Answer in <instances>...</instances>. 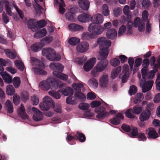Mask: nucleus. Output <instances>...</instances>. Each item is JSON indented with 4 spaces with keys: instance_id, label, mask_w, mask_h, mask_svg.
I'll return each mask as SVG.
<instances>
[{
    "instance_id": "1",
    "label": "nucleus",
    "mask_w": 160,
    "mask_h": 160,
    "mask_svg": "<svg viewBox=\"0 0 160 160\" xmlns=\"http://www.w3.org/2000/svg\"><path fill=\"white\" fill-rule=\"evenodd\" d=\"M97 42L99 44L100 51V56L98 57V60L101 61L98 62L95 67V69L91 71V74L93 77L98 75V72H101L106 68L108 63V61L106 59L108 55V49L111 46V42L110 41L107 40L105 38L101 37L97 39Z\"/></svg>"
},
{
    "instance_id": "2",
    "label": "nucleus",
    "mask_w": 160,
    "mask_h": 160,
    "mask_svg": "<svg viewBox=\"0 0 160 160\" xmlns=\"http://www.w3.org/2000/svg\"><path fill=\"white\" fill-rule=\"evenodd\" d=\"M154 73L155 72L153 70H151L149 72H147V71L146 73L144 75L143 77L142 76V78L144 80L141 81L140 83V85L142 86V92L145 93L151 89L153 84V81L151 80L150 81H145V79L147 78L149 79H152L154 76Z\"/></svg>"
},
{
    "instance_id": "3",
    "label": "nucleus",
    "mask_w": 160,
    "mask_h": 160,
    "mask_svg": "<svg viewBox=\"0 0 160 160\" xmlns=\"http://www.w3.org/2000/svg\"><path fill=\"white\" fill-rule=\"evenodd\" d=\"M39 85L42 89L44 91L49 89L51 86L55 87H62L63 84L60 83L59 81L57 79L52 78H48L45 80H43L40 82Z\"/></svg>"
},
{
    "instance_id": "4",
    "label": "nucleus",
    "mask_w": 160,
    "mask_h": 160,
    "mask_svg": "<svg viewBox=\"0 0 160 160\" xmlns=\"http://www.w3.org/2000/svg\"><path fill=\"white\" fill-rule=\"evenodd\" d=\"M43 56H46V58L51 61H59L61 59L60 56L57 54L52 48H44L42 50Z\"/></svg>"
},
{
    "instance_id": "5",
    "label": "nucleus",
    "mask_w": 160,
    "mask_h": 160,
    "mask_svg": "<svg viewBox=\"0 0 160 160\" xmlns=\"http://www.w3.org/2000/svg\"><path fill=\"white\" fill-rule=\"evenodd\" d=\"M59 92L65 96H69L66 99V102L67 103L71 104H74V101L72 100L71 97V96L73 93V90L71 88L67 87L65 88H62L60 89Z\"/></svg>"
},
{
    "instance_id": "6",
    "label": "nucleus",
    "mask_w": 160,
    "mask_h": 160,
    "mask_svg": "<svg viewBox=\"0 0 160 160\" xmlns=\"http://www.w3.org/2000/svg\"><path fill=\"white\" fill-rule=\"evenodd\" d=\"M88 31L92 34L98 35L102 33L103 31V27L101 25H98L94 24H90L88 28Z\"/></svg>"
},
{
    "instance_id": "7",
    "label": "nucleus",
    "mask_w": 160,
    "mask_h": 160,
    "mask_svg": "<svg viewBox=\"0 0 160 160\" xmlns=\"http://www.w3.org/2000/svg\"><path fill=\"white\" fill-rule=\"evenodd\" d=\"M43 102H40L39 104L40 108L42 111H48L50 109L49 103L51 101V99L49 96H46L43 98Z\"/></svg>"
},
{
    "instance_id": "8",
    "label": "nucleus",
    "mask_w": 160,
    "mask_h": 160,
    "mask_svg": "<svg viewBox=\"0 0 160 160\" xmlns=\"http://www.w3.org/2000/svg\"><path fill=\"white\" fill-rule=\"evenodd\" d=\"M133 27L137 28L138 27V29L140 32H143L145 28V23L141 21L138 17H136L135 18L133 22Z\"/></svg>"
},
{
    "instance_id": "9",
    "label": "nucleus",
    "mask_w": 160,
    "mask_h": 160,
    "mask_svg": "<svg viewBox=\"0 0 160 160\" xmlns=\"http://www.w3.org/2000/svg\"><path fill=\"white\" fill-rule=\"evenodd\" d=\"M96 61V59L95 58H92L88 60L84 65L83 68L86 71H89L91 70Z\"/></svg>"
},
{
    "instance_id": "10",
    "label": "nucleus",
    "mask_w": 160,
    "mask_h": 160,
    "mask_svg": "<svg viewBox=\"0 0 160 160\" xmlns=\"http://www.w3.org/2000/svg\"><path fill=\"white\" fill-rule=\"evenodd\" d=\"M90 21L92 24H101L103 21V18L102 15L100 13L96 14L92 17H90Z\"/></svg>"
},
{
    "instance_id": "11",
    "label": "nucleus",
    "mask_w": 160,
    "mask_h": 160,
    "mask_svg": "<svg viewBox=\"0 0 160 160\" xmlns=\"http://www.w3.org/2000/svg\"><path fill=\"white\" fill-rule=\"evenodd\" d=\"M32 110L34 113L33 116V118L35 121L38 122L43 119L42 114L39 110L34 107L32 108Z\"/></svg>"
},
{
    "instance_id": "12",
    "label": "nucleus",
    "mask_w": 160,
    "mask_h": 160,
    "mask_svg": "<svg viewBox=\"0 0 160 160\" xmlns=\"http://www.w3.org/2000/svg\"><path fill=\"white\" fill-rule=\"evenodd\" d=\"M89 47L88 43L86 41H83L78 44L76 47L77 50L80 53H83L87 51Z\"/></svg>"
},
{
    "instance_id": "13",
    "label": "nucleus",
    "mask_w": 160,
    "mask_h": 160,
    "mask_svg": "<svg viewBox=\"0 0 160 160\" xmlns=\"http://www.w3.org/2000/svg\"><path fill=\"white\" fill-rule=\"evenodd\" d=\"M49 66L53 70V71H56L57 73L62 72L64 68L63 66L58 62H51Z\"/></svg>"
},
{
    "instance_id": "14",
    "label": "nucleus",
    "mask_w": 160,
    "mask_h": 160,
    "mask_svg": "<svg viewBox=\"0 0 160 160\" xmlns=\"http://www.w3.org/2000/svg\"><path fill=\"white\" fill-rule=\"evenodd\" d=\"M146 133L148 135V138L155 139L159 137L158 135L154 128H149L146 130Z\"/></svg>"
},
{
    "instance_id": "15",
    "label": "nucleus",
    "mask_w": 160,
    "mask_h": 160,
    "mask_svg": "<svg viewBox=\"0 0 160 160\" xmlns=\"http://www.w3.org/2000/svg\"><path fill=\"white\" fill-rule=\"evenodd\" d=\"M124 116L121 113H118L116 114L115 118L109 120L110 123L115 125H118L120 123L121 120H123Z\"/></svg>"
},
{
    "instance_id": "16",
    "label": "nucleus",
    "mask_w": 160,
    "mask_h": 160,
    "mask_svg": "<svg viewBox=\"0 0 160 160\" xmlns=\"http://www.w3.org/2000/svg\"><path fill=\"white\" fill-rule=\"evenodd\" d=\"M108 82V76L107 74L103 75L100 78V86L102 88H104L107 87Z\"/></svg>"
},
{
    "instance_id": "17",
    "label": "nucleus",
    "mask_w": 160,
    "mask_h": 160,
    "mask_svg": "<svg viewBox=\"0 0 160 160\" xmlns=\"http://www.w3.org/2000/svg\"><path fill=\"white\" fill-rule=\"evenodd\" d=\"M2 2L4 4L5 9L8 15H11L12 13V8H13L14 4L8 0L3 1Z\"/></svg>"
},
{
    "instance_id": "18",
    "label": "nucleus",
    "mask_w": 160,
    "mask_h": 160,
    "mask_svg": "<svg viewBox=\"0 0 160 160\" xmlns=\"http://www.w3.org/2000/svg\"><path fill=\"white\" fill-rule=\"evenodd\" d=\"M151 114L150 111L147 109L142 112L139 116V119L140 121L144 122L148 119Z\"/></svg>"
},
{
    "instance_id": "19",
    "label": "nucleus",
    "mask_w": 160,
    "mask_h": 160,
    "mask_svg": "<svg viewBox=\"0 0 160 160\" xmlns=\"http://www.w3.org/2000/svg\"><path fill=\"white\" fill-rule=\"evenodd\" d=\"M79 7L83 10L87 11L89 7L90 2L88 0H78Z\"/></svg>"
},
{
    "instance_id": "20",
    "label": "nucleus",
    "mask_w": 160,
    "mask_h": 160,
    "mask_svg": "<svg viewBox=\"0 0 160 160\" xmlns=\"http://www.w3.org/2000/svg\"><path fill=\"white\" fill-rule=\"evenodd\" d=\"M149 64L150 61L148 59L145 58L142 61V66L143 68L141 69V73L143 77L148 71Z\"/></svg>"
},
{
    "instance_id": "21",
    "label": "nucleus",
    "mask_w": 160,
    "mask_h": 160,
    "mask_svg": "<svg viewBox=\"0 0 160 160\" xmlns=\"http://www.w3.org/2000/svg\"><path fill=\"white\" fill-rule=\"evenodd\" d=\"M25 109L22 104H21L20 107L18 110V112L19 116L24 119H27L28 116L25 112Z\"/></svg>"
},
{
    "instance_id": "22",
    "label": "nucleus",
    "mask_w": 160,
    "mask_h": 160,
    "mask_svg": "<svg viewBox=\"0 0 160 160\" xmlns=\"http://www.w3.org/2000/svg\"><path fill=\"white\" fill-rule=\"evenodd\" d=\"M44 46V43L43 42H36L31 46V48L33 52H37L40 51Z\"/></svg>"
},
{
    "instance_id": "23",
    "label": "nucleus",
    "mask_w": 160,
    "mask_h": 160,
    "mask_svg": "<svg viewBox=\"0 0 160 160\" xmlns=\"http://www.w3.org/2000/svg\"><path fill=\"white\" fill-rule=\"evenodd\" d=\"M107 37L108 39H113L117 36V32L114 28L108 29L106 33Z\"/></svg>"
},
{
    "instance_id": "24",
    "label": "nucleus",
    "mask_w": 160,
    "mask_h": 160,
    "mask_svg": "<svg viewBox=\"0 0 160 160\" xmlns=\"http://www.w3.org/2000/svg\"><path fill=\"white\" fill-rule=\"evenodd\" d=\"M28 26L33 32L37 31V28L35 19H29L28 21Z\"/></svg>"
},
{
    "instance_id": "25",
    "label": "nucleus",
    "mask_w": 160,
    "mask_h": 160,
    "mask_svg": "<svg viewBox=\"0 0 160 160\" xmlns=\"http://www.w3.org/2000/svg\"><path fill=\"white\" fill-rule=\"evenodd\" d=\"M78 20L81 22H86L90 19V16L84 13L79 15L78 17Z\"/></svg>"
},
{
    "instance_id": "26",
    "label": "nucleus",
    "mask_w": 160,
    "mask_h": 160,
    "mask_svg": "<svg viewBox=\"0 0 160 160\" xmlns=\"http://www.w3.org/2000/svg\"><path fill=\"white\" fill-rule=\"evenodd\" d=\"M46 33L47 31L46 29L43 28L35 32L34 35V37L37 39L42 38L45 36L46 35Z\"/></svg>"
},
{
    "instance_id": "27",
    "label": "nucleus",
    "mask_w": 160,
    "mask_h": 160,
    "mask_svg": "<svg viewBox=\"0 0 160 160\" xmlns=\"http://www.w3.org/2000/svg\"><path fill=\"white\" fill-rule=\"evenodd\" d=\"M69 29L72 31H79L81 29L83 28L80 25H78L74 23H72L68 25Z\"/></svg>"
},
{
    "instance_id": "28",
    "label": "nucleus",
    "mask_w": 160,
    "mask_h": 160,
    "mask_svg": "<svg viewBox=\"0 0 160 160\" xmlns=\"http://www.w3.org/2000/svg\"><path fill=\"white\" fill-rule=\"evenodd\" d=\"M5 106L8 113H11L13 112V107L12 103L10 100H8L5 103Z\"/></svg>"
},
{
    "instance_id": "29",
    "label": "nucleus",
    "mask_w": 160,
    "mask_h": 160,
    "mask_svg": "<svg viewBox=\"0 0 160 160\" xmlns=\"http://www.w3.org/2000/svg\"><path fill=\"white\" fill-rule=\"evenodd\" d=\"M53 74L56 77L59 78L62 80L66 81L68 79V76L62 72L57 73L56 71H53Z\"/></svg>"
},
{
    "instance_id": "30",
    "label": "nucleus",
    "mask_w": 160,
    "mask_h": 160,
    "mask_svg": "<svg viewBox=\"0 0 160 160\" xmlns=\"http://www.w3.org/2000/svg\"><path fill=\"white\" fill-rule=\"evenodd\" d=\"M75 138L76 140H78L81 142H84L86 140V137L84 134L78 131L77 132V133L75 135Z\"/></svg>"
},
{
    "instance_id": "31",
    "label": "nucleus",
    "mask_w": 160,
    "mask_h": 160,
    "mask_svg": "<svg viewBox=\"0 0 160 160\" xmlns=\"http://www.w3.org/2000/svg\"><path fill=\"white\" fill-rule=\"evenodd\" d=\"M6 55L9 58L12 59H15L17 56V53L15 52H11L10 49H7L4 50Z\"/></svg>"
},
{
    "instance_id": "32",
    "label": "nucleus",
    "mask_w": 160,
    "mask_h": 160,
    "mask_svg": "<svg viewBox=\"0 0 160 160\" xmlns=\"http://www.w3.org/2000/svg\"><path fill=\"white\" fill-rule=\"evenodd\" d=\"M34 73L36 75H47V72L44 70L37 67L33 68Z\"/></svg>"
},
{
    "instance_id": "33",
    "label": "nucleus",
    "mask_w": 160,
    "mask_h": 160,
    "mask_svg": "<svg viewBox=\"0 0 160 160\" xmlns=\"http://www.w3.org/2000/svg\"><path fill=\"white\" fill-rule=\"evenodd\" d=\"M1 75L5 82L8 83H10L12 82V79L11 77L7 73H2Z\"/></svg>"
},
{
    "instance_id": "34",
    "label": "nucleus",
    "mask_w": 160,
    "mask_h": 160,
    "mask_svg": "<svg viewBox=\"0 0 160 160\" xmlns=\"http://www.w3.org/2000/svg\"><path fill=\"white\" fill-rule=\"evenodd\" d=\"M82 38L84 40H89L90 39L94 37V35L88 32H83L82 34Z\"/></svg>"
},
{
    "instance_id": "35",
    "label": "nucleus",
    "mask_w": 160,
    "mask_h": 160,
    "mask_svg": "<svg viewBox=\"0 0 160 160\" xmlns=\"http://www.w3.org/2000/svg\"><path fill=\"white\" fill-rule=\"evenodd\" d=\"M131 132L128 134V135L131 138H134L137 136L138 134V129L137 128L132 126Z\"/></svg>"
},
{
    "instance_id": "36",
    "label": "nucleus",
    "mask_w": 160,
    "mask_h": 160,
    "mask_svg": "<svg viewBox=\"0 0 160 160\" xmlns=\"http://www.w3.org/2000/svg\"><path fill=\"white\" fill-rule=\"evenodd\" d=\"M15 93V89L12 85L9 84L7 86L6 93L7 94L12 95L14 94Z\"/></svg>"
},
{
    "instance_id": "37",
    "label": "nucleus",
    "mask_w": 160,
    "mask_h": 160,
    "mask_svg": "<svg viewBox=\"0 0 160 160\" xmlns=\"http://www.w3.org/2000/svg\"><path fill=\"white\" fill-rule=\"evenodd\" d=\"M47 24V22L44 19H42L36 22L37 31L39 29L44 27Z\"/></svg>"
},
{
    "instance_id": "38",
    "label": "nucleus",
    "mask_w": 160,
    "mask_h": 160,
    "mask_svg": "<svg viewBox=\"0 0 160 160\" xmlns=\"http://www.w3.org/2000/svg\"><path fill=\"white\" fill-rule=\"evenodd\" d=\"M16 67L20 70L23 71L24 69V66L23 62L21 61L16 60L14 61Z\"/></svg>"
},
{
    "instance_id": "39",
    "label": "nucleus",
    "mask_w": 160,
    "mask_h": 160,
    "mask_svg": "<svg viewBox=\"0 0 160 160\" xmlns=\"http://www.w3.org/2000/svg\"><path fill=\"white\" fill-rule=\"evenodd\" d=\"M80 42L79 38L76 37H72L68 40L69 43L72 46H75L78 43Z\"/></svg>"
},
{
    "instance_id": "40",
    "label": "nucleus",
    "mask_w": 160,
    "mask_h": 160,
    "mask_svg": "<svg viewBox=\"0 0 160 160\" xmlns=\"http://www.w3.org/2000/svg\"><path fill=\"white\" fill-rule=\"evenodd\" d=\"M132 110L133 113L135 114H138L142 111V108L139 105H137L133 107Z\"/></svg>"
},
{
    "instance_id": "41",
    "label": "nucleus",
    "mask_w": 160,
    "mask_h": 160,
    "mask_svg": "<svg viewBox=\"0 0 160 160\" xmlns=\"http://www.w3.org/2000/svg\"><path fill=\"white\" fill-rule=\"evenodd\" d=\"M144 96L142 93H138L137 96L134 99L135 103H138L140 102L143 99Z\"/></svg>"
},
{
    "instance_id": "42",
    "label": "nucleus",
    "mask_w": 160,
    "mask_h": 160,
    "mask_svg": "<svg viewBox=\"0 0 160 160\" xmlns=\"http://www.w3.org/2000/svg\"><path fill=\"white\" fill-rule=\"evenodd\" d=\"M21 97L22 101L23 102H26L29 98L28 93L26 91H23L21 93Z\"/></svg>"
},
{
    "instance_id": "43",
    "label": "nucleus",
    "mask_w": 160,
    "mask_h": 160,
    "mask_svg": "<svg viewBox=\"0 0 160 160\" xmlns=\"http://www.w3.org/2000/svg\"><path fill=\"white\" fill-rule=\"evenodd\" d=\"M12 82L14 87L16 88H18L21 83L20 78L19 77H14Z\"/></svg>"
},
{
    "instance_id": "44",
    "label": "nucleus",
    "mask_w": 160,
    "mask_h": 160,
    "mask_svg": "<svg viewBox=\"0 0 160 160\" xmlns=\"http://www.w3.org/2000/svg\"><path fill=\"white\" fill-rule=\"evenodd\" d=\"M49 95L57 99H59L61 97V95L59 92H55L50 91L48 92Z\"/></svg>"
},
{
    "instance_id": "45",
    "label": "nucleus",
    "mask_w": 160,
    "mask_h": 160,
    "mask_svg": "<svg viewBox=\"0 0 160 160\" xmlns=\"http://www.w3.org/2000/svg\"><path fill=\"white\" fill-rule=\"evenodd\" d=\"M13 100L15 105H18L20 102V98L19 96L17 93L14 94L13 96Z\"/></svg>"
},
{
    "instance_id": "46",
    "label": "nucleus",
    "mask_w": 160,
    "mask_h": 160,
    "mask_svg": "<svg viewBox=\"0 0 160 160\" xmlns=\"http://www.w3.org/2000/svg\"><path fill=\"white\" fill-rule=\"evenodd\" d=\"M109 115V113L108 112H105L104 113L98 114L96 116V118L99 119H103L105 118L108 117Z\"/></svg>"
},
{
    "instance_id": "47",
    "label": "nucleus",
    "mask_w": 160,
    "mask_h": 160,
    "mask_svg": "<svg viewBox=\"0 0 160 160\" xmlns=\"http://www.w3.org/2000/svg\"><path fill=\"white\" fill-rule=\"evenodd\" d=\"M102 13L105 16H108L109 13L108 10V7L106 4H104L102 5Z\"/></svg>"
},
{
    "instance_id": "48",
    "label": "nucleus",
    "mask_w": 160,
    "mask_h": 160,
    "mask_svg": "<svg viewBox=\"0 0 160 160\" xmlns=\"http://www.w3.org/2000/svg\"><path fill=\"white\" fill-rule=\"evenodd\" d=\"M75 96L78 99L84 100L86 99V96L85 94L82 93L81 91L76 92L75 93Z\"/></svg>"
},
{
    "instance_id": "49",
    "label": "nucleus",
    "mask_w": 160,
    "mask_h": 160,
    "mask_svg": "<svg viewBox=\"0 0 160 160\" xmlns=\"http://www.w3.org/2000/svg\"><path fill=\"white\" fill-rule=\"evenodd\" d=\"M123 12L124 14L127 16V18L130 19L131 17L130 11L129 10V7L128 5H126L123 8Z\"/></svg>"
},
{
    "instance_id": "50",
    "label": "nucleus",
    "mask_w": 160,
    "mask_h": 160,
    "mask_svg": "<svg viewBox=\"0 0 160 160\" xmlns=\"http://www.w3.org/2000/svg\"><path fill=\"white\" fill-rule=\"evenodd\" d=\"M133 113L132 108L128 109L125 112L126 116L130 118H135V116L132 114Z\"/></svg>"
},
{
    "instance_id": "51",
    "label": "nucleus",
    "mask_w": 160,
    "mask_h": 160,
    "mask_svg": "<svg viewBox=\"0 0 160 160\" xmlns=\"http://www.w3.org/2000/svg\"><path fill=\"white\" fill-rule=\"evenodd\" d=\"M137 91V87L134 85H132L130 87L129 93L130 95L134 94Z\"/></svg>"
},
{
    "instance_id": "52",
    "label": "nucleus",
    "mask_w": 160,
    "mask_h": 160,
    "mask_svg": "<svg viewBox=\"0 0 160 160\" xmlns=\"http://www.w3.org/2000/svg\"><path fill=\"white\" fill-rule=\"evenodd\" d=\"M110 63L112 66L116 67L119 64L120 62L118 59L113 58L111 60Z\"/></svg>"
},
{
    "instance_id": "53",
    "label": "nucleus",
    "mask_w": 160,
    "mask_h": 160,
    "mask_svg": "<svg viewBox=\"0 0 160 160\" xmlns=\"http://www.w3.org/2000/svg\"><path fill=\"white\" fill-rule=\"evenodd\" d=\"M90 105L89 104L84 103V102H82L80 103L78 105L79 108L81 109L84 110H87L89 107Z\"/></svg>"
},
{
    "instance_id": "54",
    "label": "nucleus",
    "mask_w": 160,
    "mask_h": 160,
    "mask_svg": "<svg viewBox=\"0 0 160 160\" xmlns=\"http://www.w3.org/2000/svg\"><path fill=\"white\" fill-rule=\"evenodd\" d=\"M88 82L89 84L92 85V87L95 88H97L98 87V83L95 79L91 78L89 80Z\"/></svg>"
},
{
    "instance_id": "55",
    "label": "nucleus",
    "mask_w": 160,
    "mask_h": 160,
    "mask_svg": "<svg viewBox=\"0 0 160 160\" xmlns=\"http://www.w3.org/2000/svg\"><path fill=\"white\" fill-rule=\"evenodd\" d=\"M72 86L74 89L78 90V91H81V88L83 87L82 84L79 83H74L72 84Z\"/></svg>"
},
{
    "instance_id": "56",
    "label": "nucleus",
    "mask_w": 160,
    "mask_h": 160,
    "mask_svg": "<svg viewBox=\"0 0 160 160\" xmlns=\"http://www.w3.org/2000/svg\"><path fill=\"white\" fill-rule=\"evenodd\" d=\"M31 100L33 102V104L34 105H36L38 104L39 102V100L38 97L35 95L31 97Z\"/></svg>"
},
{
    "instance_id": "57",
    "label": "nucleus",
    "mask_w": 160,
    "mask_h": 160,
    "mask_svg": "<svg viewBox=\"0 0 160 160\" xmlns=\"http://www.w3.org/2000/svg\"><path fill=\"white\" fill-rule=\"evenodd\" d=\"M138 138V140L139 141H145L146 139V137L145 134L142 132H139L138 133L137 136Z\"/></svg>"
},
{
    "instance_id": "58",
    "label": "nucleus",
    "mask_w": 160,
    "mask_h": 160,
    "mask_svg": "<svg viewBox=\"0 0 160 160\" xmlns=\"http://www.w3.org/2000/svg\"><path fill=\"white\" fill-rule=\"evenodd\" d=\"M105 108L104 107L100 106L95 108V112L99 114L105 112Z\"/></svg>"
},
{
    "instance_id": "59",
    "label": "nucleus",
    "mask_w": 160,
    "mask_h": 160,
    "mask_svg": "<svg viewBox=\"0 0 160 160\" xmlns=\"http://www.w3.org/2000/svg\"><path fill=\"white\" fill-rule=\"evenodd\" d=\"M126 29L125 26L123 25H122L119 29L118 35L119 36H122L123 34L125 32Z\"/></svg>"
},
{
    "instance_id": "60",
    "label": "nucleus",
    "mask_w": 160,
    "mask_h": 160,
    "mask_svg": "<svg viewBox=\"0 0 160 160\" xmlns=\"http://www.w3.org/2000/svg\"><path fill=\"white\" fill-rule=\"evenodd\" d=\"M150 2L149 0H143L142 7L145 9H148L150 5Z\"/></svg>"
},
{
    "instance_id": "61",
    "label": "nucleus",
    "mask_w": 160,
    "mask_h": 160,
    "mask_svg": "<svg viewBox=\"0 0 160 160\" xmlns=\"http://www.w3.org/2000/svg\"><path fill=\"white\" fill-rule=\"evenodd\" d=\"M65 17L68 20L72 21L74 19V15L71 12H67L65 14Z\"/></svg>"
},
{
    "instance_id": "62",
    "label": "nucleus",
    "mask_w": 160,
    "mask_h": 160,
    "mask_svg": "<svg viewBox=\"0 0 160 160\" xmlns=\"http://www.w3.org/2000/svg\"><path fill=\"white\" fill-rule=\"evenodd\" d=\"M121 128L124 131L127 132H129L131 130V128L130 126L126 124H123L121 126Z\"/></svg>"
},
{
    "instance_id": "63",
    "label": "nucleus",
    "mask_w": 160,
    "mask_h": 160,
    "mask_svg": "<svg viewBox=\"0 0 160 160\" xmlns=\"http://www.w3.org/2000/svg\"><path fill=\"white\" fill-rule=\"evenodd\" d=\"M101 104L100 102L98 101H92L90 104L91 107L92 108H98V106H100Z\"/></svg>"
},
{
    "instance_id": "64",
    "label": "nucleus",
    "mask_w": 160,
    "mask_h": 160,
    "mask_svg": "<svg viewBox=\"0 0 160 160\" xmlns=\"http://www.w3.org/2000/svg\"><path fill=\"white\" fill-rule=\"evenodd\" d=\"M53 109L55 111L58 113H61L62 112L61 106L59 104H57L53 107Z\"/></svg>"
}]
</instances>
